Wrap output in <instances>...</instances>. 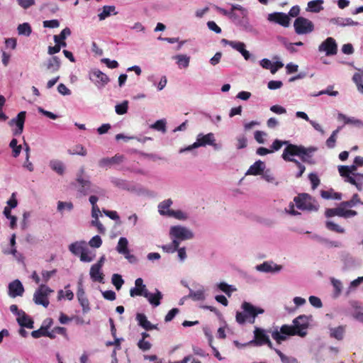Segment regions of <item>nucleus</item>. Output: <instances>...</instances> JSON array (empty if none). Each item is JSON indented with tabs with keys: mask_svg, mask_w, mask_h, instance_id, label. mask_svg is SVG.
I'll list each match as a JSON object with an SVG mask.
<instances>
[{
	"mask_svg": "<svg viewBox=\"0 0 363 363\" xmlns=\"http://www.w3.org/2000/svg\"><path fill=\"white\" fill-rule=\"evenodd\" d=\"M316 150L317 148L314 147H305L303 145L289 144L284 150L281 157L284 160L292 162L296 165L299 171L296 174V177L300 178L304 173L306 167L299 161L291 157L298 156L302 162L313 164V162L311 161V159L313 156V153Z\"/></svg>",
	"mask_w": 363,
	"mask_h": 363,
	"instance_id": "f257e3e1",
	"label": "nucleus"
},
{
	"mask_svg": "<svg viewBox=\"0 0 363 363\" xmlns=\"http://www.w3.org/2000/svg\"><path fill=\"white\" fill-rule=\"evenodd\" d=\"M74 185L80 196L89 194H94L99 196H104L106 194L104 189L93 184L88 177H85L84 167H81L77 174L76 183Z\"/></svg>",
	"mask_w": 363,
	"mask_h": 363,
	"instance_id": "f03ea898",
	"label": "nucleus"
},
{
	"mask_svg": "<svg viewBox=\"0 0 363 363\" xmlns=\"http://www.w3.org/2000/svg\"><path fill=\"white\" fill-rule=\"evenodd\" d=\"M169 235L176 245H180L182 241L191 240L194 238V233L190 228L181 225L171 226Z\"/></svg>",
	"mask_w": 363,
	"mask_h": 363,
	"instance_id": "7ed1b4c3",
	"label": "nucleus"
},
{
	"mask_svg": "<svg viewBox=\"0 0 363 363\" xmlns=\"http://www.w3.org/2000/svg\"><path fill=\"white\" fill-rule=\"evenodd\" d=\"M294 201L300 210L308 211H317L318 210L317 202L308 194H299L294 197Z\"/></svg>",
	"mask_w": 363,
	"mask_h": 363,
	"instance_id": "20e7f679",
	"label": "nucleus"
},
{
	"mask_svg": "<svg viewBox=\"0 0 363 363\" xmlns=\"http://www.w3.org/2000/svg\"><path fill=\"white\" fill-rule=\"evenodd\" d=\"M267 333H271L270 330H265L262 328L255 327L254 330V338L251 340V345L255 346L267 345L270 349L274 350L273 344L271 342Z\"/></svg>",
	"mask_w": 363,
	"mask_h": 363,
	"instance_id": "39448f33",
	"label": "nucleus"
},
{
	"mask_svg": "<svg viewBox=\"0 0 363 363\" xmlns=\"http://www.w3.org/2000/svg\"><path fill=\"white\" fill-rule=\"evenodd\" d=\"M214 8L219 13L234 21L240 20L247 16V10L238 4L232 5L230 11H227L218 6H214Z\"/></svg>",
	"mask_w": 363,
	"mask_h": 363,
	"instance_id": "423d86ee",
	"label": "nucleus"
},
{
	"mask_svg": "<svg viewBox=\"0 0 363 363\" xmlns=\"http://www.w3.org/2000/svg\"><path fill=\"white\" fill-rule=\"evenodd\" d=\"M53 292L50 288L45 284H40L33 295V301L36 305H42L45 308L49 306L48 296Z\"/></svg>",
	"mask_w": 363,
	"mask_h": 363,
	"instance_id": "0eeeda50",
	"label": "nucleus"
},
{
	"mask_svg": "<svg viewBox=\"0 0 363 363\" xmlns=\"http://www.w3.org/2000/svg\"><path fill=\"white\" fill-rule=\"evenodd\" d=\"M297 335L294 327L289 325H283L280 328V330L278 328H275L272 331V337L278 344H281L282 341L286 340L287 336Z\"/></svg>",
	"mask_w": 363,
	"mask_h": 363,
	"instance_id": "6e6552de",
	"label": "nucleus"
},
{
	"mask_svg": "<svg viewBox=\"0 0 363 363\" xmlns=\"http://www.w3.org/2000/svg\"><path fill=\"white\" fill-rule=\"evenodd\" d=\"M294 26L296 33L298 35L307 34L314 30L313 22L302 16L296 18Z\"/></svg>",
	"mask_w": 363,
	"mask_h": 363,
	"instance_id": "1a4fd4ad",
	"label": "nucleus"
},
{
	"mask_svg": "<svg viewBox=\"0 0 363 363\" xmlns=\"http://www.w3.org/2000/svg\"><path fill=\"white\" fill-rule=\"evenodd\" d=\"M206 145H211L213 147L215 150L220 149V145L216 143L215 135L213 133H209L207 134L199 133L196 140L194 142V147H205Z\"/></svg>",
	"mask_w": 363,
	"mask_h": 363,
	"instance_id": "9d476101",
	"label": "nucleus"
},
{
	"mask_svg": "<svg viewBox=\"0 0 363 363\" xmlns=\"http://www.w3.org/2000/svg\"><path fill=\"white\" fill-rule=\"evenodd\" d=\"M293 326L297 334L300 337H305L307 335L306 330L309 326L308 317L305 315H301L293 320Z\"/></svg>",
	"mask_w": 363,
	"mask_h": 363,
	"instance_id": "9b49d317",
	"label": "nucleus"
},
{
	"mask_svg": "<svg viewBox=\"0 0 363 363\" xmlns=\"http://www.w3.org/2000/svg\"><path fill=\"white\" fill-rule=\"evenodd\" d=\"M89 79L98 89L104 88L110 81L109 77L99 69H93L89 72Z\"/></svg>",
	"mask_w": 363,
	"mask_h": 363,
	"instance_id": "f8f14e48",
	"label": "nucleus"
},
{
	"mask_svg": "<svg viewBox=\"0 0 363 363\" xmlns=\"http://www.w3.org/2000/svg\"><path fill=\"white\" fill-rule=\"evenodd\" d=\"M345 207L343 206H341V203L340 204V206L335 208H328L326 209L325 212V215L328 218L333 217L335 216L343 217V218H350L354 216L357 214L356 211L354 210H345Z\"/></svg>",
	"mask_w": 363,
	"mask_h": 363,
	"instance_id": "ddd939ff",
	"label": "nucleus"
},
{
	"mask_svg": "<svg viewBox=\"0 0 363 363\" xmlns=\"http://www.w3.org/2000/svg\"><path fill=\"white\" fill-rule=\"evenodd\" d=\"M26 111H21L16 118H12L9 121L11 126H16L13 130V134L14 135H19L23 133L24 123L26 120Z\"/></svg>",
	"mask_w": 363,
	"mask_h": 363,
	"instance_id": "4468645a",
	"label": "nucleus"
},
{
	"mask_svg": "<svg viewBox=\"0 0 363 363\" xmlns=\"http://www.w3.org/2000/svg\"><path fill=\"white\" fill-rule=\"evenodd\" d=\"M320 52H325L326 55H334L337 54V45L334 38L329 37L326 38L318 48Z\"/></svg>",
	"mask_w": 363,
	"mask_h": 363,
	"instance_id": "2eb2a0df",
	"label": "nucleus"
},
{
	"mask_svg": "<svg viewBox=\"0 0 363 363\" xmlns=\"http://www.w3.org/2000/svg\"><path fill=\"white\" fill-rule=\"evenodd\" d=\"M124 159L123 155L118 154L112 157H104L99 161V166L102 168H111L113 165L122 163Z\"/></svg>",
	"mask_w": 363,
	"mask_h": 363,
	"instance_id": "dca6fc26",
	"label": "nucleus"
},
{
	"mask_svg": "<svg viewBox=\"0 0 363 363\" xmlns=\"http://www.w3.org/2000/svg\"><path fill=\"white\" fill-rule=\"evenodd\" d=\"M267 20L271 22H274L281 25L284 27H288L290 22L289 17L286 13L281 12H274L269 13L268 15Z\"/></svg>",
	"mask_w": 363,
	"mask_h": 363,
	"instance_id": "f3484780",
	"label": "nucleus"
},
{
	"mask_svg": "<svg viewBox=\"0 0 363 363\" xmlns=\"http://www.w3.org/2000/svg\"><path fill=\"white\" fill-rule=\"evenodd\" d=\"M255 268L259 272L274 274L280 272L282 269V266L270 261L264 262L262 264L257 265Z\"/></svg>",
	"mask_w": 363,
	"mask_h": 363,
	"instance_id": "a211bd4d",
	"label": "nucleus"
},
{
	"mask_svg": "<svg viewBox=\"0 0 363 363\" xmlns=\"http://www.w3.org/2000/svg\"><path fill=\"white\" fill-rule=\"evenodd\" d=\"M221 42L224 45H229L233 49L240 52L245 60H248L250 58V53L245 49V45L243 43L238 41H230L226 39H223Z\"/></svg>",
	"mask_w": 363,
	"mask_h": 363,
	"instance_id": "6ab92c4d",
	"label": "nucleus"
},
{
	"mask_svg": "<svg viewBox=\"0 0 363 363\" xmlns=\"http://www.w3.org/2000/svg\"><path fill=\"white\" fill-rule=\"evenodd\" d=\"M23 291V286L21 282L18 279L11 282L9 285V294L12 298L22 296Z\"/></svg>",
	"mask_w": 363,
	"mask_h": 363,
	"instance_id": "aec40b11",
	"label": "nucleus"
},
{
	"mask_svg": "<svg viewBox=\"0 0 363 363\" xmlns=\"http://www.w3.org/2000/svg\"><path fill=\"white\" fill-rule=\"evenodd\" d=\"M260 65L263 68L269 69L273 74H275L278 69L284 67V64L281 62L277 61L272 62L266 58L261 60Z\"/></svg>",
	"mask_w": 363,
	"mask_h": 363,
	"instance_id": "412c9836",
	"label": "nucleus"
},
{
	"mask_svg": "<svg viewBox=\"0 0 363 363\" xmlns=\"http://www.w3.org/2000/svg\"><path fill=\"white\" fill-rule=\"evenodd\" d=\"M145 298H146L148 302L156 307L160 304V301L162 298V293L158 290L155 289V292L154 294L150 293L149 291L145 292Z\"/></svg>",
	"mask_w": 363,
	"mask_h": 363,
	"instance_id": "4be33fe9",
	"label": "nucleus"
},
{
	"mask_svg": "<svg viewBox=\"0 0 363 363\" xmlns=\"http://www.w3.org/2000/svg\"><path fill=\"white\" fill-rule=\"evenodd\" d=\"M136 320L138 325L146 330H151L157 328V325L152 324L143 313H138L136 315Z\"/></svg>",
	"mask_w": 363,
	"mask_h": 363,
	"instance_id": "5701e85b",
	"label": "nucleus"
},
{
	"mask_svg": "<svg viewBox=\"0 0 363 363\" xmlns=\"http://www.w3.org/2000/svg\"><path fill=\"white\" fill-rule=\"evenodd\" d=\"M242 312H237L236 321L239 324H243L245 323L247 319L250 317V303L245 302L242 304Z\"/></svg>",
	"mask_w": 363,
	"mask_h": 363,
	"instance_id": "b1692460",
	"label": "nucleus"
},
{
	"mask_svg": "<svg viewBox=\"0 0 363 363\" xmlns=\"http://www.w3.org/2000/svg\"><path fill=\"white\" fill-rule=\"evenodd\" d=\"M86 247V242L85 241H77L69 245V250L74 255H80Z\"/></svg>",
	"mask_w": 363,
	"mask_h": 363,
	"instance_id": "393cba45",
	"label": "nucleus"
},
{
	"mask_svg": "<svg viewBox=\"0 0 363 363\" xmlns=\"http://www.w3.org/2000/svg\"><path fill=\"white\" fill-rule=\"evenodd\" d=\"M89 275L94 281L104 283V274L101 267L93 264L90 268Z\"/></svg>",
	"mask_w": 363,
	"mask_h": 363,
	"instance_id": "a878e982",
	"label": "nucleus"
},
{
	"mask_svg": "<svg viewBox=\"0 0 363 363\" xmlns=\"http://www.w3.org/2000/svg\"><path fill=\"white\" fill-rule=\"evenodd\" d=\"M16 320L21 327L33 328V320L24 311L20 313V316L17 317Z\"/></svg>",
	"mask_w": 363,
	"mask_h": 363,
	"instance_id": "bb28decb",
	"label": "nucleus"
},
{
	"mask_svg": "<svg viewBox=\"0 0 363 363\" xmlns=\"http://www.w3.org/2000/svg\"><path fill=\"white\" fill-rule=\"evenodd\" d=\"M330 22L333 24L345 27L347 26H357L359 23L358 22L354 21L350 18H333L330 19Z\"/></svg>",
	"mask_w": 363,
	"mask_h": 363,
	"instance_id": "cd10ccee",
	"label": "nucleus"
},
{
	"mask_svg": "<svg viewBox=\"0 0 363 363\" xmlns=\"http://www.w3.org/2000/svg\"><path fill=\"white\" fill-rule=\"evenodd\" d=\"M172 204V201L170 199H166V200L162 201L161 203H160L158 205V211H159L160 214L162 215V216H169V215L172 211L171 209H169Z\"/></svg>",
	"mask_w": 363,
	"mask_h": 363,
	"instance_id": "c85d7f7f",
	"label": "nucleus"
},
{
	"mask_svg": "<svg viewBox=\"0 0 363 363\" xmlns=\"http://www.w3.org/2000/svg\"><path fill=\"white\" fill-rule=\"evenodd\" d=\"M116 251L123 255L128 254L130 251L128 249V240L126 238L121 237L119 238L116 246Z\"/></svg>",
	"mask_w": 363,
	"mask_h": 363,
	"instance_id": "c756f323",
	"label": "nucleus"
},
{
	"mask_svg": "<svg viewBox=\"0 0 363 363\" xmlns=\"http://www.w3.org/2000/svg\"><path fill=\"white\" fill-rule=\"evenodd\" d=\"M60 60L57 57H52L48 60L46 68L50 72H55L60 69Z\"/></svg>",
	"mask_w": 363,
	"mask_h": 363,
	"instance_id": "7c9ffc66",
	"label": "nucleus"
},
{
	"mask_svg": "<svg viewBox=\"0 0 363 363\" xmlns=\"http://www.w3.org/2000/svg\"><path fill=\"white\" fill-rule=\"evenodd\" d=\"M189 298H191L194 301H203L205 299V290L203 286L199 289L197 291H193L190 289L189 294L188 296Z\"/></svg>",
	"mask_w": 363,
	"mask_h": 363,
	"instance_id": "2f4dec72",
	"label": "nucleus"
},
{
	"mask_svg": "<svg viewBox=\"0 0 363 363\" xmlns=\"http://www.w3.org/2000/svg\"><path fill=\"white\" fill-rule=\"evenodd\" d=\"M264 162L258 160L251 165V175H260L264 172Z\"/></svg>",
	"mask_w": 363,
	"mask_h": 363,
	"instance_id": "473e14b6",
	"label": "nucleus"
},
{
	"mask_svg": "<svg viewBox=\"0 0 363 363\" xmlns=\"http://www.w3.org/2000/svg\"><path fill=\"white\" fill-rule=\"evenodd\" d=\"M116 7L114 6H104L102 8V11L98 14L100 21L105 20L112 13L116 15L117 12L115 11Z\"/></svg>",
	"mask_w": 363,
	"mask_h": 363,
	"instance_id": "72a5a7b5",
	"label": "nucleus"
},
{
	"mask_svg": "<svg viewBox=\"0 0 363 363\" xmlns=\"http://www.w3.org/2000/svg\"><path fill=\"white\" fill-rule=\"evenodd\" d=\"M49 165L50 168L57 174L60 175L64 174L65 166L62 162L57 160H52L50 162Z\"/></svg>",
	"mask_w": 363,
	"mask_h": 363,
	"instance_id": "f704fd0d",
	"label": "nucleus"
},
{
	"mask_svg": "<svg viewBox=\"0 0 363 363\" xmlns=\"http://www.w3.org/2000/svg\"><path fill=\"white\" fill-rule=\"evenodd\" d=\"M96 257L94 252H91L87 247L83 250L80 255V260L83 262H91Z\"/></svg>",
	"mask_w": 363,
	"mask_h": 363,
	"instance_id": "c9c22d12",
	"label": "nucleus"
},
{
	"mask_svg": "<svg viewBox=\"0 0 363 363\" xmlns=\"http://www.w3.org/2000/svg\"><path fill=\"white\" fill-rule=\"evenodd\" d=\"M179 67L186 68L189 67L190 57L186 55H177L174 57Z\"/></svg>",
	"mask_w": 363,
	"mask_h": 363,
	"instance_id": "e433bc0d",
	"label": "nucleus"
},
{
	"mask_svg": "<svg viewBox=\"0 0 363 363\" xmlns=\"http://www.w3.org/2000/svg\"><path fill=\"white\" fill-rule=\"evenodd\" d=\"M217 287L219 289V290L224 292L228 296H231L232 292L236 291V288L234 286L228 284L225 282L218 283L217 284Z\"/></svg>",
	"mask_w": 363,
	"mask_h": 363,
	"instance_id": "4c0bfd02",
	"label": "nucleus"
},
{
	"mask_svg": "<svg viewBox=\"0 0 363 363\" xmlns=\"http://www.w3.org/2000/svg\"><path fill=\"white\" fill-rule=\"evenodd\" d=\"M17 30L18 35L25 36H29L32 32L31 27L28 23L19 24L18 26Z\"/></svg>",
	"mask_w": 363,
	"mask_h": 363,
	"instance_id": "58836bf2",
	"label": "nucleus"
},
{
	"mask_svg": "<svg viewBox=\"0 0 363 363\" xmlns=\"http://www.w3.org/2000/svg\"><path fill=\"white\" fill-rule=\"evenodd\" d=\"M323 4V0H313L308 3V7L311 11L318 13L323 9L321 4Z\"/></svg>",
	"mask_w": 363,
	"mask_h": 363,
	"instance_id": "ea45409f",
	"label": "nucleus"
},
{
	"mask_svg": "<svg viewBox=\"0 0 363 363\" xmlns=\"http://www.w3.org/2000/svg\"><path fill=\"white\" fill-rule=\"evenodd\" d=\"M67 152L69 155H78L81 156H85L87 153L86 150L82 145H77L72 148L69 149Z\"/></svg>",
	"mask_w": 363,
	"mask_h": 363,
	"instance_id": "a19ab883",
	"label": "nucleus"
},
{
	"mask_svg": "<svg viewBox=\"0 0 363 363\" xmlns=\"http://www.w3.org/2000/svg\"><path fill=\"white\" fill-rule=\"evenodd\" d=\"M274 351L280 357L282 363H298L295 357L286 356L278 349H274Z\"/></svg>",
	"mask_w": 363,
	"mask_h": 363,
	"instance_id": "79ce46f5",
	"label": "nucleus"
},
{
	"mask_svg": "<svg viewBox=\"0 0 363 363\" xmlns=\"http://www.w3.org/2000/svg\"><path fill=\"white\" fill-rule=\"evenodd\" d=\"M345 333V328L343 326H338L331 330L330 336L340 340L343 338Z\"/></svg>",
	"mask_w": 363,
	"mask_h": 363,
	"instance_id": "37998d69",
	"label": "nucleus"
},
{
	"mask_svg": "<svg viewBox=\"0 0 363 363\" xmlns=\"http://www.w3.org/2000/svg\"><path fill=\"white\" fill-rule=\"evenodd\" d=\"M71 30L69 28H64L59 35H54V41L57 44H60V41H64L65 39L70 35Z\"/></svg>",
	"mask_w": 363,
	"mask_h": 363,
	"instance_id": "c03bdc74",
	"label": "nucleus"
},
{
	"mask_svg": "<svg viewBox=\"0 0 363 363\" xmlns=\"http://www.w3.org/2000/svg\"><path fill=\"white\" fill-rule=\"evenodd\" d=\"M325 226L327 229H328L330 231H333L338 233H344L345 229L337 224L333 223V221L328 220L325 223Z\"/></svg>",
	"mask_w": 363,
	"mask_h": 363,
	"instance_id": "a18cd8bd",
	"label": "nucleus"
},
{
	"mask_svg": "<svg viewBox=\"0 0 363 363\" xmlns=\"http://www.w3.org/2000/svg\"><path fill=\"white\" fill-rule=\"evenodd\" d=\"M248 139L247 136L240 135L236 138L235 147L238 150L245 148L247 146Z\"/></svg>",
	"mask_w": 363,
	"mask_h": 363,
	"instance_id": "49530a36",
	"label": "nucleus"
},
{
	"mask_svg": "<svg viewBox=\"0 0 363 363\" xmlns=\"http://www.w3.org/2000/svg\"><path fill=\"white\" fill-rule=\"evenodd\" d=\"M74 208L73 203L72 202H65V201H58L57 202V211L62 213L65 210L68 211H71Z\"/></svg>",
	"mask_w": 363,
	"mask_h": 363,
	"instance_id": "de8ad7c7",
	"label": "nucleus"
},
{
	"mask_svg": "<svg viewBox=\"0 0 363 363\" xmlns=\"http://www.w3.org/2000/svg\"><path fill=\"white\" fill-rule=\"evenodd\" d=\"M321 196L325 199H335L340 200L342 198V194L340 193L332 192L329 191H322Z\"/></svg>",
	"mask_w": 363,
	"mask_h": 363,
	"instance_id": "09e8293b",
	"label": "nucleus"
},
{
	"mask_svg": "<svg viewBox=\"0 0 363 363\" xmlns=\"http://www.w3.org/2000/svg\"><path fill=\"white\" fill-rule=\"evenodd\" d=\"M340 130V128H337L336 130H335L326 140V145L328 148H333L335 146L337 135Z\"/></svg>",
	"mask_w": 363,
	"mask_h": 363,
	"instance_id": "8fccbe9b",
	"label": "nucleus"
},
{
	"mask_svg": "<svg viewBox=\"0 0 363 363\" xmlns=\"http://www.w3.org/2000/svg\"><path fill=\"white\" fill-rule=\"evenodd\" d=\"M128 108V101H124L121 104H117L115 106V111L118 115H123L127 113Z\"/></svg>",
	"mask_w": 363,
	"mask_h": 363,
	"instance_id": "3c124183",
	"label": "nucleus"
},
{
	"mask_svg": "<svg viewBox=\"0 0 363 363\" xmlns=\"http://www.w3.org/2000/svg\"><path fill=\"white\" fill-rule=\"evenodd\" d=\"M111 183L115 186L122 189H128V184L125 180L118 179V178H111Z\"/></svg>",
	"mask_w": 363,
	"mask_h": 363,
	"instance_id": "603ef678",
	"label": "nucleus"
},
{
	"mask_svg": "<svg viewBox=\"0 0 363 363\" xmlns=\"http://www.w3.org/2000/svg\"><path fill=\"white\" fill-rule=\"evenodd\" d=\"M358 203H360V199L357 194H354L350 201H342L341 206L344 207H352Z\"/></svg>",
	"mask_w": 363,
	"mask_h": 363,
	"instance_id": "864d4df0",
	"label": "nucleus"
},
{
	"mask_svg": "<svg viewBox=\"0 0 363 363\" xmlns=\"http://www.w3.org/2000/svg\"><path fill=\"white\" fill-rule=\"evenodd\" d=\"M264 310L262 308L257 307L251 304V324L254 323L255 318L259 314H263Z\"/></svg>",
	"mask_w": 363,
	"mask_h": 363,
	"instance_id": "5fc2aeb1",
	"label": "nucleus"
},
{
	"mask_svg": "<svg viewBox=\"0 0 363 363\" xmlns=\"http://www.w3.org/2000/svg\"><path fill=\"white\" fill-rule=\"evenodd\" d=\"M112 284L116 286L117 290L121 289L122 287V285L124 283L123 279H122V277L118 274H114L112 276L111 278Z\"/></svg>",
	"mask_w": 363,
	"mask_h": 363,
	"instance_id": "6e6d98bb",
	"label": "nucleus"
},
{
	"mask_svg": "<svg viewBox=\"0 0 363 363\" xmlns=\"http://www.w3.org/2000/svg\"><path fill=\"white\" fill-rule=\"evenodd\" d=\"M151 128L162 131V133L166 132V122L164 120H158L154 124L151 125Z\"/></svg>",
	"mask_w": 363,
	"mask_h": 363,
	"instance_id": "4d7b16f0",
	"label": "nucleus"
},
{
	"mask_svg": "<svg viewBox=\"0 0 363 363\" xmlns=\"http://www.w3.org/2000/svg\"><path fill=\"white\" fill-rule=\"evenodd\" d=\"M283 145H289V141H287V140L282 141V140L276 139L272 143V144L271 145L272 149L270 150L272 151V152H273L274 151H277L282 147Z\"/></svg>",
	"mask_w": 363,
	"mask_h": 363,
	"instance_id": "13d9d810",
	"label": "nucleus"
},
{
	"mask_svg": "<svg viewBox=\"0 0 363 363\" xmlns=\"http://www.w3.org/2000/svg\"><path fill=\"white\" fill-rule=\"evenodd\" d=\"M179 246V244H174V240H172V243L168 245H164L162 246V249L164 252L167 253H174L177 251L178 247Z\"/></svg>",
	"mask_w": 363,
	"mask_h": 363,
	"instance_id": "bf43d9fd",
	"label": "nucleus"
},
{
	"mask_svg": "<svg viewBox=\"0 0 363 363\" xmlns=\"http://www.w3.org/2000/svg\"><path fill=\"white\" fill-rule=\"evenodd\" d=\"M169 217H174L178 220H186L187 218V215L184 212L177 210V211H171Z\"/></svg>",
	"mask_w": 363,
	"mask_h": 363,
	"instance_id": "052dcab7",
	"label": "nucleus"
},
{
	"mask_svg": "<svg viewBox=\"0 0 363 363\" xmlns=\"http://www.w3.org/2000/svg\"><path fill=\"white\" fill-rule=\"evenodd\" d=\"M79 303L82 308L84 313H86L90 311L89 302L86 297L78 298Z\"/></svg>",
	"mask_w": 363,
	"mask_h": 363,
	"instance_id": "680f3d73",
	"label": "nucleus"
},
{
	"mask_svg": "<svg viewBox=\"0 0 363 363\" xmlns=\"http://www.w3.org/2000/svg\"><path fill=\"white\" fill-rule=\"evenodd\" d=\"M102 244V240L99 235L94 236L89 242L91 247L99 248Z\"/></svg>",
	"mask_w": 363,
	"mask_h": 363,
	"instance_id": "e2e57ef3",
	"label": "nucleus"
},
{
	"mask_svg": "<svg viewBox=\"0 0 363 363\" xmlns=\"http://www.w3.org/2000/svg\"><path fill=\"white\" fill-rule=\"evenodd\" d=\"M308 179L311 183L312 189H315L320 184V179L318 175L315 173H311L308 175Z\"/></svg>",
	"mask_w": 363,
	"mask_h": 363,
	"instance_id": "0e129e2a",
	"label": "nucleus"
},
{
	"mask_svg": "<svg viewBox=\"0 0 363 363\" xmlns=\"http://www.w3.org/2000/svg\"><path fill=\"white\" fill-rule=\"evenodd\" d=\"M138 347L143 351H147L151 348L152 345L149 341L141 339L138 342Z\"/></svg>",
	"mask_w": 363,
	"mask_h": 363,
	"instance_id": "69168bd1",
	"label": "nucleus"
},
{
	"mask_svg": "<svg viewBox=\"0 0 363 363\" xmlns=\"http://www.w3.org/2000/svg\"><path fill=\"white\" fill-rule=\"evenodd\" d=\"M60 26V22L58 20H47L43 21V26L45 28H57Z\"/></svg>",
	"mask_w": 363,
	"mask_h": 363,
	"instance_id": "338daca9",
	"label": "nucleus"
},
{
	"mask_svg": "<svg viewBox=\"0 0 363 363\" xmlns=\"http://www.w3.org/2000/svg\"><path fill=\"white\" fill-rule=\"evenodd\" d=\"M282 86H283V83L281 81L272 80V81H269L267 84L268 89H269L271 90L280 89Z\"/></svg>",
	"mask_w": 363,
	"mask_h": 363,
	"instance_id": "774afa93",
	"label": "nucleus"
}]
</instances>
